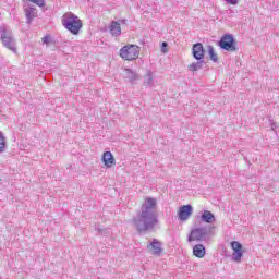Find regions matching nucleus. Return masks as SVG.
Returning a JSON list of instances; mask_svg holds the SVG:
<instances>
[{
	"mask_svg": "<svg viewBox=\"0 0 279 279\" xmlns=\"http://www.w3.org/2000/svg\"><path fill=\"white\" fill-rule=\"evenodd\" d=\"M8 149V140H5V135L0 131V154L5 153Z\"/></svg>",
	"mask_w": 279,
	"mask_h": 279,
	"instance_id": "6ab92c4d",
	"label": "nucleus"
},
{
	"mask_svg": "<svg viewBox=\"0 0 279 279\" xmlns=\"http://www.w3.org/2000/svg\"><path fill=\"white\" fill-rule=\"evenodd\" d=\"M41 41L44 45H50L51 44V35H46L41 38Z\"/></svg>",
	"mask_w": 279,
	"mask_h": 279,
	"instance_id": "4be33fe9",
	"label": "nucleus"
},
{
	"mask_svg": "<svg viewBox=\"0 0 279 279\" xmlns=\"http://www.w3.org/2000/svg\"><path fill=\"white\" fill-rule=\"evenodd\" d=\"M202 221L205 223H215V215L210 210H204L201 216Z\"/></svg>",
	"mask_w": 279,
	"mask_h": 279,
	"instance_id": "2eb2a0df",
	"label": "nucleus"
},
{
	"mask_svg": "<svg viewBox=\"0 0 279 279\" xmlns=\"http://www.w3.org/2000/svg\"><path fill=\"white\" fill-rule=\"evenodd\" d=\"M138 56H141V47L136 45L128 44L120 49V58L122 60L132 62L133 60H138Z\"/></svg>",
	"mask_w": 279,
	"mask_h": 279,
	"instance_id": "20e7f679",
	"label": "nucleus"
},
{
	"mask_svg": "<svg viewBox=\"0 0 279 279\" xmlns=\"http://www.w3.org/2000/svg\"><path fill=\"white\" fill-rule=\"evenodd\" d=\"M158 201L154 197H146L142 204L141 211L133 218L132 223L137 232H149L158 226Z\"/></svg>",
	"mask_w": 279,
	"mask_h": 279,
	"instance_id": "f257e3e1",
	"label": "nucleus"
},
{
	"mask_svg": "<svg viewBox=\"0 0 279 279\" xmlns=\"http://www.w3.org/2000/svg\"><path fill=\"white\" fill-rule=\"evenodd\" d=\"M204 60H197V62H193L191 63L187 69L189 71H192V73H195V71H199L202 69H204Z\"/></svg>",
	"mask_w": 279,
	"mask_h": 279,
	"instance_id": "f3484780",
	"label": "nucleus"
},
{
	"mask_svg": "<svg viewBox=\"0 0 279 279\" xmlns=\"http://www.w3.org/2000/svg\"><path fill=\"white\" fill-rule=\"evenodd\" d=\"M144 85L154 86V72H151V70H148L146 75L144 76Z\"/></svg>",
	"mask_w": 279,
	"mask_h": 279,
	"instance_id": "a211bd4d",
	"label": "nucleus"
},
{
	"mask_svg": "<svg viewBox=\"0 0 279 279\" xmlns=\"http://www.w3.org/2000/svg\"><path fill=\"white\" fill-rule=\"evenodd\" d=\"M111 36H121V24L117 21H112L109 27Z\"/></svg>",
	"mask_w": 279,
	"mask_h": 279,
	"instance_id": "4468645a",
	"label": "nucleus"
},
{
	"mask_svg": "<svg viewBox=\"0 0 279 279\" xmlns=\"http://www.w3.org/2000/svg\"><path fill=\"white\" fill-rule=\"evenodd\" d=\"M193 255L196 258H204L206 256V247L203 244H196L193 246Z\"/></svg>",
	"mask_w": 279,
	"mask_h": 279,
	"instance_id": "f8f14e48",
	"label": "nucleus"
},
{
	"mask_svg": "<svg viewBox=\"0 0 279 279\" xmlns=\"http://www.w3.org/2000/svg\"><path fill=\"white\" fill-rule=\"evenodd\" d=\"M167 47H169V44H167V41H163L161 44V51H162V53H167Z\"/></svg>",
	"mask_w": 279,
	"mask_h": 279,
	"instance_id": "5701e85b",
	"label": "nucleus"
},
{
	"mask_svg": "<svg viewBox=\"0 0 279 279\" xmlns=\"http://www.w3.org/2000/svg\"><path fill=\"white\" fill-rule=\"evenodd\" d=\"M31 3H35L38 8H45V0H28Z\"/></svg>",
	"mask_w": 279,
	"mask_h": 279,
	"instance_id": "412c9836",
	"label": "nucleus"
},
{
	"mask_svg": "<svg viewBox=\"0 0 279 279\" xmlns=\"http://www.w3.org/2000/svg\"><path fill=\"white\" fill-rule=\"evenodd\" d=\"M147 250L153 256H160V254H162V243H160L158 239H153V241L147 244Z\"/></svg>",
	"mask_w": 279,
	"mask_h": 279,
	"instance_id": "1a4fd4ad",
	"label": "nucleus"
},
{
	"mask_svg": "<svg viewBox=\"0 0 279 279\" xmlns=\"http://www.w3.org/2000/svg\"><path fill=\"white\" fill-rule=\"evenodd\" d=\"M231 248L233 250L232 260L234 263H241V258H243V245L240 242L233 241L231 242Z\"/></svg>",
	"mask_w": 279,
	"mask_h": 279,
	"instance_id": "0eeeda50",
	"label": "nucleus"
},
{
	"mask_svg": "<svg viewBox=\"0 0 279 279\" xmlns=\"http://www.w3.org/2000/svg\"><path fill=\"white\" fill-rule=\"evenodd\" d=\"M218 47L225 51H236V45L234 44V37L231 34H226L218 43Z\"/></svg>",
	"mask_w": 279,
	"mask_h": 279,
	"instance_id": "39448f33",
	"label": "nucleus"
},
{
	"mask_svg": "<svg viewBox=\"0 0 279 279\" xmlns=\"http://www.w3.org/2000/svg\"><path fill=\"white\" fill-rule=\"evenodd\" d=\"M124 77L125 80H128V82H136L140 76L138 73H136L134 70L132 69H124Z\"/></svg>",
	"mask_w": 279,
	"mask_h": 279,
	"instance_id": "ddd939ff",
	"label": "nucleus"
},
{
	"mask_svg": "<svg viewBox=\"0 0 279 279\" xmlns=\"http://www.w3.org/2000/svg\"><path fill=\"white\" fill-rule=\"evenodd\" d=\"M226 3H229V5H236L239 3V0H225Z\"/></svg>",
	"mask_w": 279,
	"mask_h": 279,
	"instance_id": "b1692460",
	"label": "nucleus"
},
{
	"mask_svg": "<svg viewBox=\"0 0 279 279\" xmlns=\"http://www.w3.org/2000/svg\"><path fill=\"white\" fill-rule=\"evenodd\" d=\"M208 53H209V60H211V62H218L219 58L215 53V48L210 45L208 46Z\"/></svg>",
	"mask_w": 279,
	"mask_h": 279,
	"instance_id": "aec40b11",
	"label": "nucleus"
},
{
	"mask_svg": "<svg viewBox=\"0 0 279 279\" xmlns=\"http://www.w3.org/2000/svg\"><path fill=\"white\" fill-rule=\"evenodd\" d=\"M121 23H125V20H121Z\"/></svg>",
	"mask_w": 279,
	"mask_h": 279,
	"instance_id": "a878e982",
	"label": "nucleus"
},
{
	"mask_svg": "<svg viewBox=\"0 0 279 279\" xmlns=\"http://www.w3.org/2000/svg\"><path fill=\"white\" fill-rule=\"evenodd\" d=\"M100 232H101V234H109L110 233V231L108 229H102V230H100Z\"/></svg>",
	"mask_w": 279,
	"mask_h": 279,
	"instance_id": "393cba45",
	"label": "nucleus"
},
{
	"mask_svg": "<svg viewBox=\"0 0 279 279\" xmlns=\"http://www.w3.org/2000/svg\"><path fill=\"white\" fill-rule=\"evenodd\" d=\"M61 23L63 27L68 29V32H71L74 36H77V34H80V29L84 27L82 20L71 12L63 14L61 17Z\"/></svg>",
	"mask_w": 279,
	"mask_h": 279,
	"instance_id": "f03ea898",
	"label": "nucleus"
},
{
	"mask_svg": "<svg viewBox=\"0 0 279 279\" xmlns=\"http://www.w3.org/2000/svg\"><path fill=\"white\" fill-rule=\"evenodd\" d=\"M25 16L28 25L38 16V10L34 7H28L25 9Z\"/></svg>",
	"mask_w": 279,
	"mask_h": 279,
	"instance_id": "9b49d317",
	"label": "nucleus"
},
{
	"mask_svg": "<svg viewBox=\"0 0 279 279\" xmlns=\"http://www.w3.org/2000/svg\"><path fill=\"white\" fill-rule=\"evenodd\" d=\"M204 45L202 43L194 44L192 47V56L195 60H204Z\"/></svg>",
	"mask_w": 279,
	"mask_h": 279,
	"instance_id": "9d476101",
	"label": "nucleus"
},
{
	"mask_svg": "<svg viewBox=\"0 0 279 279\" xmlns=\"http://www.w3.org/2000/svg\"><path fill=\"white\" fill-rule=\"evenodd\" d=\"M0 40L7 49L16 53V40L14 39V35L12 31L5 26H0Z\"/></svg>",
	"mask_w": 279,
	"mask_h": 279,
	"instance_id": "7ed1b4c3",
	"label": "nucleus"
},
{
	"mask_svg": "<svg viewBox=\"0 0 279 279\" xmlns=\"http://www.w3.org/2000/svg\"><path fill=\"white\" fill-rule=\"evenodd\" d=\"M102 162L107 166V167H112L114 165V156H112L111 151H105L102 155Z\"/></svg>",
	"mask_w": 279,
	"mask_h": 279,
	"instance_id": "dca6fc26",
	"label": "nucleus"
},
{
	"mask_svg": "<svg viewBox=\"0 0 279 279\" xmlns=\"http://www.w3.org/2000/svg\"><path fill=\"white\" fill-rule=\"evenodd\" d=\"M191 215H193V206L183 205L179 208L178 217L180 221H189Z\"/></svg>",
	"mask_w": 279,
	"mask_h": 279,
	"instance_id": "6e6552de",
	"label": "nucleus"
},
{
	"mask_svg": "<svg viewBox=\"0 0 279 279\" xmlns=\"http://www.w3.org/2000/svg\"><path fill=\"white\" fill-rule=\"evenodd\" d=\"M206 236H208V227L195 228L191 231L187 241L189 243H193V241H204Z\"/></svg>",
	"mask_w": 279,
	"mask_h": 279,
	"instance_id": "423d86ee",
	"label": "nucleus"
}]
</instances>
